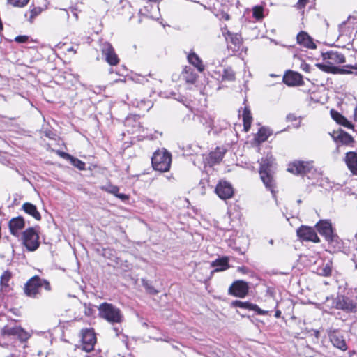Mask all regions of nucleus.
Instances as JSON below:
<instances>
[{"instance_id": "1", "label": "nucleus", "mask_w": 357, "mask_h": 357, "mask_svg": "<svg viewBox=\"0 0 357 357\" xmlns=\"http://www.w3.org/2000/svg\"><path fill=\"white\" fill-rule=\"evenodd\" d=\"M43 287L47 291L51 290L50 282L47 280L35 275L25 284L24 292L29 297L38 298Z\"/></svg>"}, {"instance_id": "2", "label": "nucleus", "mask_w": 357, "mask_h": 357, "mask_svg": "<svg viewBox=\"0 0 357 357\" xmlns=\"http://www.w3.org/2000/svg\"><path fill=\"white\" fill-rule=\"evenodd\" d=\"M272 156L267 155L261 159L260 164L259 174L266 188L273 192L275 182L271 172V167L273 164Z\"/></svg>"}, {"instance_id": "3", "label": "nucleus", "mask_w": 357, "mask_h": 357, "mask_svg": "<svg viewBox=\"0 0 357 357\" xmlns=\"http://www.w3.org/2000/svg\"><path fill=\"white\" fill-rule=\"evenodd\" d=\"M98 310L99 316L112 324H120L123 320L121 310L111 303L100 304Z\"/></svg>"}, {"instance_id": "4", "label": "nucleus", "mask_w": 357, "mask_h": 357, "mask_svg": "<svg viewBox=\"0 0 357 357\" xmlns=\"http://www.w3.org/2000/svg\"><path fill=\"white\" fill-rule=\"evenodd\" d=\"M172 162L171 154L163 149L162 151H156L151 158V163L153 168L160 172H165L169 170Z\"/></svg>"}, {"instance_id": "5", "label": "nucleus", "mask_w": 357, "mask_h": 357, "mask_svg": "<svg viewBox=\"0 0 357 357\" xmlns=\"http://www.w3.org/2000/svg\"><path fill=\"white\" fill-rule=\"evenodd\" d=\"M22 238L24 245L30 252L36 250L40 245L39 236L33 227L26 229L22 233Z\"/></svg>"}, {"instance_id": "6", "label": "nucleus", "mask_w": 357, "mask_h": 357, "mask_svg": "<svg viewBox=\"0 0 357 357\" xmlns=\"http://www.w3.org/2000/svg\"><path fill=\"white\" fill-rule=\"evenodd\" d=\"M333 307L347 313L356 312V305L351 299L344 296H337L333 300Z\"/></svg>"}, {"instance_id": "7", "label": "nucleus", "mask_w": 357, "mask_h": 357, "mask_svg": "<svg viewBox=\"0 0 357 357\" xmlns=\"http://www.w3.org/2000/svg\"><path fill=\"white\" fill-rule=\"evenodd\" d=\"M319 233L324 236L326 240L333 243L337 241L338 237L333 234L331 224L328 221H320L316 225Z\"/></svg>"}, {"instance_id": "8", "label": "nucleus", "mask_w": 357, "mask_h": 357, "mask_svg": "<svg viewBox=\"0 0 357 357\" xmlns=\"http://www.w3.org/2000/svg\"><path fill=\"white\" fill-rule=\"evenodd\" d=\"M101 52L105 61L110 66H116L119 63V59L115 52L112 45L108 42H104L101 44Z\"/></svg>"}, {"instance_id": "9", "label": "nucleus", "mask_w": 357, "mask_h": 357, "mask_svg": "<svg viewBox=\"0 0 357 357\" xmlns=\"http://www.w3.org/2000/svg\"><path fill=\"white\" fill-rule=\"evenodd\" d=\"M298 237L304 241H312L313 243H319L320 241L315 230L310 227L302 225L297 231Z\"/></svg>"}, {"instance_id": "10", "label": "nucleus", "mask_w": 357, "mask_h": 357, "mask_svg": "<svg viewBox=\"0 0 357 357\" xmlns=\"http://www.w3.org/2000/svg\"><path fill=\"white\" fill-rule=\"evenodd\" d=\"M313 167L311 162L294 161L289 165L287 171L297 175H303Z\"/></svg>"}, {"instance_id": "11", "label": "nucleus", "mask_w": 357, "mask_h": 357, "mask_svg": "<svg viewBox=\"0 0 357 357\" xmlns=\"http://www.w3.org/2000/svg\"><path fill=\"white\" fill-rule=\"evenodd\" d=\"M1 335L8 336H16L22 342L27 340L30 337V335L26 331H25L22 328L17 326L13 327H10L8 326H4L1 329Z\"/></svg>"}, {"instance_id": "12", "label": "nucleus", "mask_w": 357, "mask_h": 357, "mask_svg": "<svg viewBox=\"0 0 357 357\" xmlns=\"http://www.w3.org/2000/svg\"><path fill=\"white\" fill-rule=\"evenodd\" d=\"M248 284L243 280H237L229 288V294L239 298H244L248 293Z\"/></svg>"}, {"instance_id": "13", "label": "nucleus", "mask_w": 357, "mask_h": 357, "mask_svg": "<svg viewBox=\"0 0 357 357\" xmlns=\"http://www.w3.org/2000/svg\"><path fill=\"white\" fill-rule=\"evenodd\" d=\"M215 192L221 199L224 200L230 199L234 195L233 187L225 181H221L218 183Z\"/></svg>"}, {"instance_id": "14", "label": "nucleus", "mask_w": 357, "mask_h": 357, "mask_svg": "<svg viewBox=\"0 0 357 357\" xmlns=\"http://www.w3.org/2000/svg\"><path fill=\"white\" fill-rule=\"evenodd\" d=\"M82 340V347L85 351L89 352L93 349L96 338L93 330L86 329L83 331Z\"/></svg>"}, {"instance_id": "15", "label": "nucleus", "mask_w": 357, "mask_h": 357, "mask_svg": "<svg viewBox=\"0 0 357 357\" xmlns=\"http://www.w3.org/2000/svg\"><path fill=\"white\" fill-rule=\"evenodd\" d=\"M25 226L24 219L22 216L13 218L8 222V227L10 234L15 236H18L20 231Z\"/></svg>"}, {"instance_id": "16", "label": "nucleus", "mask_w": 357, "mask_h": 357, "mask_svg": "<svg viewBox=\"0 0 357 357\" xmlns=\"http://www.w3.org/2000/svg\"><path fill=\"white\" fill-rule=\"evenodd\" d=\"M283 82L288 86L302 85L303 77L298 73L289 70L284 75Z\"/></svg>"}, {"instance_id": "17", "label": "nucleus", "mask_w": 357, "mask_h": 357, "mask_svg": "<svg viewBox=\"0 0 357 357\" xmlns=\"http://www.w3.org/2000/svg\"><path fill=\"white\" fill-rule=\"evenodd\" d=\"M331 137L336 143L344 145H349L354 142L351 135L342 130L334 131L333 134H331Z\"/></svg>"}, {"instance_id": "18", "label": "nucleus", "mask_w": 357, "mask_h": 357, "mask_svg": "<svg viewBox=\"0 0 357 357\" xmlns=\"http://www.w3.org/2000/svg\"><path fill=\"white\" fill-rule=\"evenodd\" d=\"M329 337L333 345L342 351L347 349V344L343 335L338 331H334L329 333Z\"/></svg>"}, {"instance_id": "19", "label": "nucleus", "mask_w": 357, "mask_h": 357, "mask_svg": "<svg viewBox=\"0 0 357 357\" xmlns=\"http://www.w3.org/2000/svg\"><path fill=\"white\" fill-rule=\"evenodd\" d=\"M349 171L357 176V152L349 151L345 154L344 159Z\"/></svg>"}, {"instance_id": "20", "label": "nucleus", "mask_w": 357, "mask_h": 357, "mask_svg": "<svg viewBox=\"0 0 357 357\" xmlns=\"http://www.w3.org/2000/svg\"><path fill=\"white\" fill-rule=\"evenodd\" d=\"M232 305L234 307H236L246 309V310H253V311L256 312V313L257 314H259V315H265V314H268L267 311L261 310L256 304H253V303H249V302H243V301H233Z\"/></svg>"}, {"instance_id": "21", "label": "nucleus", "mask_w": 357, "mask_h": 357, "mask_svg": "<svg viewBox=\"0 0 357 357\" xmlns=\"http://www.w3.org/2000/svg\"><path fill=\"white\" fill-rule=\"evenodd\" d=\"M324 60H328L333 65L345 62L344 56L336 51H328L323 54Z\"/></svg>"}, {"instance_id": "22", "label": "nucleus", "mask_w": 357, "mask_h": 357, "mask_svg": "<svg viewBox=\"0 0 357 357\" xmlns=\"http://www.w3.org/2000/svg\"><path fill=\"white\" fill-rule=\"evenodd\" d=\"M297 43L309 49H315L316 45L312 38L305 31H301L296 37Z\"/></svg>"}, {"instance_id": "23", "label": "nucleus", "mask_w": 357, "mask_h": 357, "mask_svg": "<svg viewBox=\"0 0 357 357\" xmlns=\"http://www.w3.org/2000/svg\"><path fill=\"white\" fill-rule=\"evenodd\" d=\"M101 189L110 193V194L114 195L115 197L119 198L122 201L125 202V201L128 200V199H129L128 195H127L126 194H123V193H119V188L116 185L108 184L107 185L101 187Z\"/></svg>"}, {"instance_id": "24", "label": "nucleus", "mask_w": 357, "mask_h": 357, "mask_svg": "<svg viewBox=\"0 0 357 357\" xmlns=\"http://www.w3.org/2000/svg\"><path fill=\"white\" fill-rule=\"evenodd\" d=\"M22 209L26 213L31 215L36 220H40L41 219V215L34 204L30 202H25L22 205Z\"/></svg>"}, {"instance_id": "25", "label": "nucleus", "mask_w": 357, "mask_h": 357, "mask_svg": "<svg viewBox=\"0 0 357 357\" xmlns=\"http://www.w3.org/2000/svg\"><path fill=\"white\" fill-rule=\"evenodd\" d=\"M229 259L227 257H223L221 258H218L213 261L211 266L212 267H215L214 271H222L227 269L229 268Z\"/></svg>"}, {"instance_id": "26", "label": "nucleus", "mask_w": 357, "mask_h": 357, "mask_svg": "<svg viewBox=\"0 0 357 357\" xmlns=\"http://www.w3.org/2000/svg\"><path fill=\"white\" fill-rule=\"evenodd\" d=\"M188 60L189 63L193 65L199 72H202L204 70V66L202 63V61L195 52L190 53L188 56Z\"/></svg>"}, {"instance_id": "27", "label": "nucleus", "mask_w": 357, "mask_h": 357, "mask_svg": "<svg viewBox=\"0 0 357 357\" xmlns=\"http://www.w3.org/2000/svg\"><path fill=\"white\" fill-rule=\"evenodd\" d=\"M225 150L221 148H216L214 151H212L209 154L210 162L212 165L220 162L223 158L225 154Z\"/></svg>"}, {"instance_id": "28", "label": "nucleus", "mask_w": 357, "mask_h": 357, "mask_svg": "<svg viewBox=\"0 0 357 357\" xmlns=\"http://www.w3.org/2000/svg\"><path fill=\"white\" fill-rule=\"evenodd\" d=\"M183 79L188 83L194 84L197 79V75L190 67H185L182 72Z\"/></svg>"}, {"instance_id": "29", "label": "nucleus", "mask_w": 357, "mask_h": 357, "mask_svg": "<svg viewBox=\"0 0 357 357\" xmlns=\"http://www.w3.org/2000/svg\"><path fill=\"white\" fill-rule=\"evenodd\" d=\"M243 121L244 130L248 132L251 126L252 116L250 109L248 107H245L243 112Z\"/></svg>"}, {"instance_id": "30", "label": "nucleus", "mask_w": 357, "mask_h": 357, "mask_svg": "<svg viewBox=\"0 0 357 357\" xmlns=\"http://www.w3.org/2000/svg\"><path fill=\"white\" fill-rule=\"evenodd\" d=\"M42 10L43 9L40 7H33L24 14V17L29 22L32 23L33 20L41 13Z\"/></svg>"}, {"instance_id": "31", "label": "nucleus", "mask_w": 357, "mask_h": 357, "mask_svg": "<svg viewBox=\"0 0 357 357\" xmlns=\"http://www.w3.org/2000/svg\"><path fill=\"white\" fill-rule=\"evenodd\" d=\"M227 41H230L233 43L235 47H239L241 43V36L237 33H231L227 31L226 33H223Z\"/></svg>"}, {"instance_id": "32", "label": "nucleus", "mask_w": 357, "mask_h": 357, "mask_svg": "<svg viewBox=\"0 0 357 357\" xmlns=\"http://www.w3.org/2000/svg\"><path fill=\"white\" fill-rule=\"evenodd\" d=\"M11 278V273L9 271H5L0 279V285L2 290L7 291L9 289L8 282Z\"/></svg>"}, {"instance_id": "33", "label": "nucleus", "mask_w": 357, "mask_h": 357, "mask_svg": "<svg viewBox=\"0 0 357 357\" xmlns=\"http://www.w3.org/2000/svg\"><path fill=\"white\" fill-rule=\"evenodd\" d=\"M271 135L269 129L262 127L261 128L257 135V140L259 142H264L267 140L268 137Z\"/></svg>"}, {"instance_id": "34", "label": "nucleus", "mask_w": 357, "mask_h": 357, "mask_svg": "<svg viewBox=\"0 0 357 357\" xmlns=\"http://www.w3.org/2000/svg\"><path fill=\"white\" fill-rule=\"evenodd\" d=\"M319 274L322 276L328 277L331 275L332 273V261H328L322 267L319 269Z\"/></svg>"}, {"instance_id": "35", "label": "nucleus", "mask_w": 357, "mask_h": 357, "mask_svg": "<svg viewBox=\"0 0 357 357\" xmlns=\"http://www.w3.org/2000/svg\"><path fill=\"white\" fill-rule=\"evenodd\" d=\"M235 79V73L231 69V68H226L223 70V74L222 75V81H229L231 82Z\"/></svg>"}, {"instance_id": "36", "label": "nucleus", "mask_w": 357, "mask_h": 357, "mask_svg": "<svg viewBox=\"0 0 357 357\" xmlns=\"http://www.w3.org/2000/svg\"><path fill=\"white\" fill-rule=\"evenodd\" d=\"M317 66L319 69H321V70H323L324 72L331 73H333V74H335V70H337L336 66L333 65L328 61L325 64L318 63V64H317Z\"/></svg>"}, {"instance_id": "37", "label": "nucleus", "mask_w": 357, "mask_h": 357, "mask_svg": "<svg viewBox=\"0 0 357 357\" xmlns=\"http://www.w3.org/2000/svg\"><path fill=\"white\" fill-rule=\"evenodd\" d=\"M153 75L152 74H149L148 75L146 76H142V75H137L135 78H134L133 79L136 82H139V83H141L142 84H144L147 82H149V79H148V77L153 79V82H157V79L156 78H153Z\"/></svg>"}, {"instance_id": "38", "label": "nucleus", "mask_w": 357, "mask_h": 357, "mask_svg": "<svg viewBox=\"0 0 357 357\" xmlns=\"http://www.w3.org/2000/svg\"><path fill=\"white\" fill-rule=\"evenodd\" d=\"M330 113L332 119L334 121H335L338 124H341L343 122V121H345V117L337 111L331 109Z\"/></svg>"}, {"instance_id": "39", "label": "nucleus", "mask_w": 357, "mask_h": 357, "mask_svg": "<svg viewBox=\"0 0 357 357\" xmlns=\"http://www.w3.org/2000/svg\"><path fill=\"white\" fill-rule=\"evenodd\" d=\"M70 161L74 167H77L79 170L85 169L86 164H85V162H82V160L73 156L70 158Z\"/></svg>"}, {"instance_id": "40", "label": "nucleus", "mask_w": 357, "mask_h": 357, "mask_svg": "<svg viewBox=\"0 0 357 357\" xmlns=\"http://www.w3.org/2000/svg\"><path fill=\"white\" fill-rule=\"evenodd\" d=\"M142 283L143 287L146 289L147 292L151 294H155L158 293V291L155 289V288L149 282V281L142 279Z\"/></svg>"}, {"instance_id": "41", "label": "nucleus", "mask_w": 357, "mask_h": 357, "mask_svg": "<svg viewBox=\"0 0 357 357\" xmlns=\"http://www.w3.org/2000/svg\"><path fill=\"white\" fill-rule=\"evenodd\" d=\"M29 1V0H8L7 2L15 7H24L28 3Z\"/></svg>"}, {"instance_id": "42", "label": "nucleus", "mask_w": 357, "mask_h": 357, "mask_svg": "<svg viewBox=\"0 0 357 357\" xmlns=\"http://www.w3.org/2000/svg\"><path fill=\"white\" fill-rule=\"evenodd\" d=\"M253 16L257 20H260L263 17V8L261 6H255L253 8Z\"/></svg>"}, {"instance_id": "43", "label": "nucleus", "mask_w": 357, "mask_h": 357, "mask_svg": "<svg viewBox=\"0 0 357 357\" xmlns=\"http://www.w3.org/2000/svg\"><path fill=\"white\" fill-rule=\"evenodd\" d=\"M29 37L27 36H16L15 40L17 43H22L28 41Z\"/></svg>"}, {"instance_id": "44", "label": "nucleus", "mask_w": 357, "mask_h": 357, "mask_svg": "<svg viewBox=\"0 0 357 357\" xmlns=\"http://www.w3.org/2000/svg\"><path fill=\"white\" fill-rule=\"evenodd\" d=\"M335 74H351L352 71L336 66Z\"/></svg>"}, {"instance_id": "45", "label": "nucleus", "mask_w": 357, "mask_h": 357, "mask_svg": "<svg viewBox=\"0 0 357 357\" xmlns=\"http://www.w3.org/2000/svg\"><path fill=\"white\" fill-rule=\"evenodd\" d=\"M300 67L305 72H307V73L310 72V69H311L310 66L304 61L301 62Z\"/></svg>"}, {"instance_id": "46", "label": "nucleus", "mask_w": 357, "mask_h": 357, "mask_svg": "<svg viewBox=\"0 0 357 357\" xmlns=\"http://www.w3.org/2000/svg\"><path fill=\"white\" fill-rule=\"evenodd\" d=\"M340 125H342L346 128H353V125L351 124V123L349 122L346 118H345V121H343V122Z\"/></svg>"}, {"instance_id": "47", "label": "nucleus", "mask_w": 357, "mask_h": 357, "mask_svg": "<svg viewBox=\"0 0 357 357\" xmlns=\"http://www.w3.org/2000/svg\"><path fill=\"white\" fill-rule=\"evenodd\" d=\"M59 154L63 158H66V159L69 160L73 157L71 155H70V154H68L67 153H64V152H61Z\"/></svg>"}, {"instance_id": "48", "label": "nucleus", "mask_w": 357, "mask_h": 357, "mask_svg": "<svg viewBox=\"0 0 357 357\" xmlns=\"http://www.w3.org/2000/svg\"><path fill=\"white\" fill-rule=\"evenodd\" d=\"M287 121H294V120H296V116H295L294 114H288V115L287 116Z\"/></svg>"}, {"instance_id": "49", "label": "nucleus", "mask_w": 357, "mask_h": 357, "mask_svg": "<svg viewBox=\"0 0 357 357\" xmlns=\"http://www.w3.org/2000/svg\"><path fill=\"white\" fill-rule=\"evenodd\" d=\"M77 8H71V12L73 13V15L75 16V20H77L78 19V13H77Z\"/></svg>"}, {"instance_id": "50", "label": "nucleus", "mask_w": 357, "mask_h": 357, "mask_svg": "<svg viewBox=\"0 0 357 357\" xmlns=\"http://www.w3.org/2000/svg\"><path fill=\"white\" fill-rule=\"evenodd\" d=\"M307 1L308 0H298V3L300 6H305Z\"/></svg>"}, {"instance_id": "51", "label": "nucleus", "mask_w": 357, "mask_h": 357, "mask_svg": "<svg viewBox=\"0 0 357 357\" xmlns=\"http://www.w3.org/2000/svg\"><path fill=\"white\" fill-rule=\"evenodd\" d=\"M354 119L355 121L357 122V105H356V107L354 109Z\"/></svg>"}, {"instance_id": "52", "label": "nucleus", "mask_w": 357, "mask_h": 357, "mask_svg": "<svg viewBox=\"0 0 357 357\" xmlns=\"http://www.w3.org/2000/svg\"><path fill=\"white\" fill-rule=\"evenodd\" d=\"M346 68H350V69H354V70H357V64L354 65V66H352V65H347L345 66Z\"/></svg>"}, {"instance_id": "53", "label": "nucleus", "mask_w": 357, "mask_h": 357, "mask_svg": "<svg viewBox=\"0 0 357 357\" xmlns=\"http://www.w3.org/2000/svg\"><path fill=\"white\" fill-rule=\"evenodd\" d=\"M114 331H115L116 333V335L118 336L119 335V333H121V330L119 329V328L118 327H114Z\"/></svg>"}, {"instance_id": "54", "label": "nucleus", "mask_w": 357, "mask_h": 357, "mask_svg": "<svg viewBox=\"0 0 357 357\" xmlns=\"http://www.w3.org/2000/svg\"><path fill=\"white\" fill-rule=\"evenodd\" d=\"M281 316V312L280 310H277L275 314V317L276 318H279Z\"/></svg>"}, {"instance_id": "55", "label": "nucleus", "mask_w": 357, "mask_h": 357, "mask_svg": "<svg viewBox=\"0 0 357 357\" xmlns=\"http://www.w3.org/2000/svg\"><path fill=\"white\" fill-rule=\"evenodd\" d=\"M314 336L317 337V338H319V331H317V330H314Z\"/></svg>"}, {"instance_id": "56", "label": "nucleus", "mask_w": 357, "mask_h": 357, "mask_svg": "<svg viewBox=\"0 0 357 357\" xmlns=\"http://www.w3.org/2000/svg\"><path fill=\"white\" fill-rule=\"evenodd\" d=\"M210 126L211 127V128L213 127V120H211V121H210Z\"/></svg>"}, {"instance_id": "57", "label": "nucleus", "mask_w": 357, "mask_h": 357, "mask_svg": "<svg viewBox=\"0 0 357 357\" xmlns=\"http://www.w3.org/2000/svg\"><path fill=\"white\" fill-rule=\"evenodd\" d=\"M345 24H346V22H343L340 25V26H342L345 25Z\"/></svg>"}, {"instance_id": "58", "label": "nucleus", "mask_w": 357, "mask_h": 357, "mask_svg": "<svg viewBox=\"0 0 357 357\" xmlns=\"http://www.w3.org/2000/svg\"><path fill=\"white\" fill-rule=\"evenodd\" d=\"M42 354H43V353H42V351H39L38 352V356H40V355H42Z\"/></svg>"}, {"instance_id": "59", "label": "nucleus", "mask_w": 357, "mask_h": 357, "mask_svg": "<svg viewBox=\"0 0 357 357\" xmlns=\"http://www.w3.org/2000/svg\"><path fill=\"white\" fill-rule=\"evenodd\" d=\"M7 357H15V355L14 354H10Z\"/></svg>"}, {"instance_id": "60", "label": "nucleus", "mask_w": 357, "mask_h": 357, "mask_svg": "<svg viewBox=\"0 0 357 357\" xmlns=\"http://www.w3.org/2000/svg\"><path fill=\"white\" fill-rule=\"evenodd\" d=\"M225 19H226V20H229V15H227L225 16Z\"/></svg>"}, {"instance_id": "61", "label": "nucleus", "mask_w": 357, "mask_h": 357, "mask_svg": "<svg viewBox=\"0 0 357 357\" xmlns=\"http://www.w3.org/2000/svg\"><path fill=\"white\" fill-rule=\"evenodd\" d=\"M297 202H298V204H300V203H301V199H298V200L297 201Z\"/></svg>"}, {"instance_id": "62", "label": "nucleus", "mask_w": 357, "mask_h": 357, "mask_svg": "<svg viewBox=\"0 0 357 357\" xmlns=\"http://www.w3.org/2000/svg\"><path fill=\"white\" fill-rule=\"evenodd\" d=\"M270 243H271V244H273V240H271V241H270Z\"/></svg>"}]
</instances>
